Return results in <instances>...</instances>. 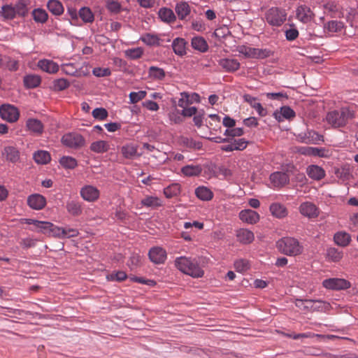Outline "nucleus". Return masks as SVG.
Wrapping results in <instances>:
<instances>
[{"instance_id": "obj_1", "label": "nucleus", "mask_w": 358, "mask_h": 358, "mask_svg": "<svg viewBox=\"0 0 358 358\" xmlns=\"http://www.w3.org/2000/svg\"><path fill=\"white\" fill-rule=\"evenodd\" d=\"M175 266L182 273L194 278H202L204 271L196 258L181 256L176 257Z\"/></svg>"}, {"instance_id": "obj_2", "label": "nucleus", "mask_w": 358, "mask_h": 358, "mask_svg": "<svg viewBox=\"0 0 358 358\" xmlns=\"http://www.w3.org/2000/svg\"><path fill=\"white\" fill-rule=\"evenodd\" d=\"M278 250L282 254L295 257L303 252V246L300 242L293 237H283L276 242Z\"/></svg>"}, {"instance_id": "obj_3", "label": "nucleus", "mask_w": 358, "mask_h": 358, "mask_svg": "<svg viewBox=\"0 0 358 358\" xmlns=\"http://www.w3.org/2000/svg\"><path fill=\"white\" fill-rule=\"evenodd\" d=\"M354 117V113L347 108L340 110H333L327 113V122L335 128L344 127L348 121Z\"/></svg>"}, {"instance_id": "obj_4", "label": "nucleus", "mask_w": 358, "mask_h": 358, "mask_svg": "<svg viewBox=\"0 0 358 358\" xmlns=\"http://www.w3.org/2000/svg\"><path fill=\"white\" fill-rule=\"evenodd\" d=\"M305 303L310 304V306H303V310L311 312H323L327 313L331 308L329 303L322 300L313 299H296L295 305L298 308H301Z\"/></svg>"}, {"instance_id": "obj_5", "label": "nucleus", "mask_w": 358, "mask_h": 358, "mask_svg": "<svg viewBox=\"0 0 358 358\" xmlns=\"http://www.w3.org/2000/svg\"><path fill=\"white\" fill-rule=\"evenodd\" d=\"M287 13L285 9L272 7L265 13L266 22L273 27H280L287 19Z\"/></svg>"}, {"instance_id": "obj_6", "label": "nucleus", "mask_w": 358, "mask_h": 358, "mask_svg": "<svg viewBox=\"0 0 358 358\" xmlns=\"http://www.w3.org/2000/svg\"><path fill=\"white\" fill-rule=\"evenodd\" d=\"M239 52L244 55L246 57L254 59H265L273 54V51L270 49H259L244 45L240 47Z\"/></svg>"}, {"instance_id": "obj_7", "label": "nucleus", "mask_w": 358, "mask_h": 358, "mask_svg": "<svg viewBox=\"0 0 358 358\" xmlns=\"http://www.w3.org/2000/svg\"><path fill=\"white\" fill-rule=\"evenodd\" d=\"M62 143L68 148L78 149L85 145V141L80 134L68 133L62 136Z\"/></svg>"}, {"instance_id": "obj_8", "label": "nucleus", "mask_w": 358, "mask_h": 358, "mask_svg": "<svg viewBox=\"0 0 358 358\" xmlns=\"http://www.w3.org/2000/svg\"><path fill=\"white\" fill-rule=\"evenodd\" d=\"M0 117L8 122L13 123L18 120L20 111L17 107L10 104H3L0 106Z\"/></svg>"}, {"instance_id": "obj_9", "label": "nucleus", "mask_w": 358, "mask_h": 358, "mask_svg": "<svg viewBox=\"0 0 358 358\" xmlns=\"http://www.w3.org/2000/svg\"><path fill=\"white\" fill-rule=\"evenodd\" d=\"M148 257L150 262L155 264H162L166 260L167 253L163 248L155 246L150 249L148 252Z\"/></svg>"}, {"instance_id": "obj_10", "label": "nucleus", "mask_w": 358, "mask_h": 358, "mask_svg": "<svg viewBox=\"0 0 358 358\" xmlns=\"http://www.w3.org/2000/svg\"><path fill=\"white\" fill-rule=\"evenodd\" d=\"M80 196L83 200L88 202H94L100 196V191L94 186L86 185L80 191Z\"/></svg>"}, {"instance_id": "obj_11", "label": "nucleus", "mask_w": 358, "mask_h": 358, "mask_svg": "<svg viewBox=\"0 0 358 358\" xmlns=\"http://www.w3.org/2000/svg\"><path fill=\"white\" fill-rule=\"evenodd\" d=\"M324 287L329 289H345L350 287V282L343 278H329L322 282Z\"/></svg>"}, {"instance_id": "obj_12", "label": "nucleus", "mask_w": 358, "mask_h": 358, "mask_svg": "<svg viewBox=\"0 0 358 358\" xmlns=\"http://www.w3.org/2000/svg\"><path fill=\"white\" fill-rule=\"evenodd\" d=\"M297 140L306 144H316L318 141H323V136L313 130H307L299 134Z\"/></svg>"}, {"instance_id": "obj_13", "label": "nucleus", "mask_w": 358, "mask_h": 358, "mask_svg": "<svg viewBox=\"0 0 358 358\" xmlns=\"http://www.w3.org/2000/svg\"><path fill=\"white\" fill-rule=\"evenodd\" d=\"M315 17L313 11L306 5L299 6L296 10V17L303 23L310 22Z\"/></svg>"}, {"instance_id": "obj_14", "label": "nucleus", "mask_w": 358, "mask_h": 358, "mask_svg": "<svg viewBox=\"0 0 358 358\" xmlns=\"http://www.w3.org/2000/svg\"><path fill=\"white\" fill-rule=\"evenodd\" d=\"M46 203L45 197L40 194H33L27 197V205L34 210H42Z\"/></svg>"}, {"instance_id": "obj_15", "label": "nucleus", "mask_w": 358, "mask_h": 358, "mask_svg": "<svg viewBox=\"0 0 358 358\" xmlns=\"http://www.w3.org/2000/svg\"><path fill=\"white\" fill-rule=\"evenodd\" d=\"M209 170L213 173V176L216 178L222 176L221 179L231 181L233 180V171L225 167L224 166H217L215 165L211 166Z\"/></svg>"}, {"instance_id": "obj_16", "label": "nucleus", "mask_w": 358, "mask_h": 358, "mask_svg": "<svg viewBox=\"0 0 358 358\" xmlns=\"http://www.w3.org/2000/svg\"><path fill=\"white\" fill-rule=\"evenodd\" d=\"M300 213L309 218L316 217L319 215V209L311 202H303L299 206Z\"/></svg>"}, {"instance_id": "obj_17", "label": "nucleus", "mask_w": 358, "mask_h": 358, "mask_svg": "<svg viewBox=\"0 0 358 358\" xmlns=\"http://www.w3.org/2000/svg\"><path fill=\"white\" fill-rule=\"evenodd\" d=\"M306 173L308 176L314 180H321L326 176V172L323 168L318 165H309L306 168Z\"/></svg>"}, {"instance_id": "obj_18", "label": "nucleus", "mask_w": 358, "mask_h": 358, "mask_svg": "<svg viewBox=\"0 0 358 358\" xmlns=\"http://www.w3.org/2000/svg\"><path fill=\"white\" fill-rule=\"evenodd\" d=\"M270 180L275 187H281L289 181V176L284 172H275L270 176Z\"/></svg>"}, {"instance_id": "obj_19", "label": "nucleus", "mask_w": 358, "mask_h": 358, "mask_svg": "<svg viewBox=\"0 0 358 358\" xmlns=\"http://www.w3.org/2000/svg\"><path fill=\"white\" fill-rule=\"evenodd\" d=\"M240 219L248 224H255L259 220V215L251 209L243 210L239 213Z\"/></svg>"}, {"instance_id": "obj_20", "label": "nucleus", "mask_w": 358, "mask_h": 358, "mask_svg": "<svg viewBox=\"0 0 358 358\" xmlns=\"http://www.w3.org/2000/svg\"><path fill=\"white\" fill-rule=\"evenodd\" d=\"M38 66L43 71L48 73H55L59 69V66L57 63L50 59H41L38 62Z\"/></svg>"}, {"instance_id": "obj_21", "label": "nucleus", "mask_w": 358, "mask_h": 358, "mask_svg": "<svg viewBox=\"0 0 358 358\" xmlns=\"http://www.w3.org/2000/svg\"><path fill=\"white\" fill-rule=\"evenodd\" d=\"M271 215L278 219H282L288 215L287 208L280 203H273L269 208Z\"/></svg>"}, {"instance_id": "obj_22", "label": "nucleus", "mask_w": 358, "mask_h": 358, "mask_svg": "<svg viewBox=\"0 0 358 358\" xmlns=\"http://www.w3.org/2000/svg\"><path fill=\"white\" fill-rule=\"evenodd\" d=\"M243 99L255 108L260 116L264 117L266 115V110L263 108L260 103L257 101V98L246 94L243 95Z\"/></svg>"}, {"instance_id": "obj_23", "label": "nucleus", "mask_w": 358, "mask_h": 358, "mask_svg": "<svg viewBox=\"0 0 358 358\" xmlns=\"http://www.w3.org/2000/svg\"><path fill=\"white\" fill-rule=\"evenodd\" d=\"M236 238L238 241L243 244H249L255 239L253 232L246 229H240L236 231Z\"/></svg>"}, {"instance_id": "obj_24", "label": "nucleus", "mask_w": 358, "mask_h": 358, "mask_svg": "<svg viewBox=\"0 0 358 358\" xmlns=\"http://www.w3.org/2000/svg\"><path fill=\"white\" fill-rule=\"evenodd\" d=\"M273 115L278 122H281L284 119L289 120L294 117L296 113L289 106H282L280 111H275Z\"/></svg>"}, {"instance_id": "obj_25", "label": "nucleus", "mask_w": 358, "mask_h": 358, "mask_svg": "<svg viewBox=\"0 0 358 358\" xmlns=\"http://www.w3.org/2000/svg\"><path fill=\"white\" fill-rule=\"evenodd\" d=\"M186 41L182 38H176L173 41L172 48L174 53L178 56L186 55Z\"/></svg>"}, {"instance_id": "obj_26", "label": "nucleus", "mask_w": 358, "mask_h": 358, "mask_svg": "<svg viewBox=\"0 0 358 358\" xmlns=\"http://www.w3.org/2000/svg\"><path fill=\"white\" fill-rule=\"evenodd\" d=\"M219 65L226 71H235L240 68V63L235 59H222Z\"/></svg>"}, {"instance_id": "obj_27", "label": "nucleus", "mask_w": 358, "mask_h": 358, "mask_svg": "<svg viewBox=\"0 0 358 358\" xmlns=\"http://www.w3.org/2000/svg\"><path fill=\"white\" fill-rule=\"evenodd\" d=\"M143 206L156 208L163 205L162 199L156 196H146L141 201Z\"/></svg>"}, {"instance_id": "obj_28", "label": "nucleus", "mask_w": 358, "mask_h": 358, "mask_svg": "<svg viewBox=\"0 0 358 358\" xmlns=\"http://www.w3.org/2000/svg\"><path fill=\"white\" fill-rule=\"evenodd\" d=\"M334 241L337 245L346 247L351 241V236L345 231H338L334 234Z\"/></svg>"}, {"instance_id": "obj_29", "label": "nucleus", "mask_w": 358, "mask_h": 358, "mask_svg": "<svg viewBox=\"0 0 358 358\" xmlns=\"http://www.w3.org/2000/svg\"><path fill=\"white\" fill-rule=\"evenodd\" d=\"M191 45L192 48L201 52H206L208 50V45L202 36H194L192 38Z\"/></svg>"}, {"instance_id": "obj_30", "label": "nucleus", "mask_w": 358, "mask_h": 358, "mask_svg": "<svg viewBox=\"0 0 358 358\" xmlns=\"http://www.w3.org/2000/svg\"><path fill=\"white\" fill-rule=\"evenodd\" d=\"M26 126L30 131L34 133L36 135H40L43 133V125L42 122L37 119H28L26 123Z\"/></svg>"}, {"instance_id": "obj_31", "label": "nucleus", "mask_w": 358, "mask_h": 358, "mask_svg": "<svg viewBox=\"0 0 358 358\" xmlns=\"http://www.w3.org/2000/svg\"><path fill=\"white\" fill-rule=\"evenodd\" d=\"M0 16L3 20H11L17 17L13 4H4L1 7Z\"/></svg>"}, {"instance_id": "obj_32", "label": "nucleus", "mask_w": 358, "mask_h": 358, "mask_svg": "<svg viewBox=\"0 0 358 358\" xmlns=\"http://www.w3.org/2000/svg\"><path fill=\"white\" fill-rule=\"evenodd\" d=\"M13 7L16 15L18 17H24L29 13L27 0H18Z\"/></svg>"}, {"instance_id": "obj_33", "label": "nucleus", "mask_w": 358, "mask_h": 358, "mask_svg": "<svg viewBox=\"0 0 358 358\" xmlns=\"http://www.w3.org/2000/svg\"><path fill=\"white\" fill-rule=\"evenodd\" d=\"M196 196L202 201H210L213 197V192L204 186L198 187L195 189Z\"/></svg>"}, {"instance_id": "obj_34", "label": "nucleus", "mask_w": 358, "mask_h": 358, "mask_svg": "<svg viewBox=\"0 0 358 358\" xmlns=\"http://www.w3.org/2000/svg\"><path fill=\"white\" fill-rule=\"evenodd\" d=\"M24 85L27 88L37 87L41 83V79L39 76L30 74L24 77Z\"/></svg>"}, {"instance_id": "obj_35", "label": "nucleus", "mask_w": 358, "mask_h": 358, "mask_svg": "<svg viewBox=\"0 0 358 358\" xmlns=\"http://www.w3.org/2000/svg\"><path fill=\"white\" fill-rule=\"evenodd\" d=\"M141 41L148 45L159 46L162 45V40L158 35L152 34H145L141 38Z\"/></svg>"}, {"instance_id": "obj_36", "label": "nucleus", "mask_w": 358, "mask_h": 358, "mask_svg": "<svg viewBox=\"0 0 358 358\" xmlns=\"http://www.w3.org/2000/svg\"><path fill=\"white\" fill-rule=\"evenodd\" d=\"M201 171L202 169L199 165H187L181 169L182 174L189 177L197 176L201 174Z\"/></svg>"}, {"instance_id": "obj_37", "label": "nucleus", "mask_w": 358, "mask_h": 358, "mask_svg": "<svg viewBox=\"0 0 358 358\" xmlns=\"http://www.w3.org/2000/svg\"><path fill=\"white\" fill-rule=\"evenodd\" d=\"M47 6L53 15H60L64 12L62 3L58 0H49Z\"/></svg>"}, {"instance_id": "obj_38", "label": "nucleus", "mask_w": 358, "mask_h": 358, "mask_svg": "<svg viewBox=\"0 0 358 358\" xmlns=\"http://www.w3.org/2000/svg\"><path fill=\"white\" fill-rule=\"evenodd\" d=\"M148 76L153 80H162L166 76V73L162 68L151 66L148 69Z\"/></svg>"}, {"instance_id": "obj_39", "label": "nucleus", "mask_w": 358, "mask_h": 358, "mask_svg": "<svg viewBox=\"0 0 358 358\" xmlns=\"http://www.w3.org/2000/svg\"><path fill=\"white\" fill-rule=\"evenodd\" d=\"M176 12L180 20H184L190 13L189 6L186 2H179L176 6Z\"/></svg>"}, {"instance_id": "obj_40", "label": "nucleus", "mask_w": 358, "mask_h": 358, "mask_svg": "<svg viewBox=\"0 0 358 358\" xmlns=\"http://www.w3.org/2000/svg\"><path fill=\"white\" fill-rule=\"evenodd\" d=\"M31 14L34 20L37 23L43 24L46 22L48 19V13L42 8L34 9Z\"/></svg>"}, {"instance_id": "obj_41", "label": "nucleus", "mask_w": 358, "mask_h": 358, "mask_svg": "<svg viewBox=\"0 0 358 358\" xmlns=\"http://www.w3.org/2000/svg\"><path fill=\"white\" fill-rule=\"evenodd\" d=\"M121 152L127 159H133L136 156H139L137 154V146L133 144H127L122 146L121 148Z\"/></svg>"}, {"instance_id": "obj_42", "label": "nucleus", "mask_w": 358, "mask_h": 358, "mask_svg": "<svg viewBox=\"0 0 358 358\" xmlns=\"http://www.w3.org/2000/svg\"><path fill=\"white\" fill-rule=\"evenodd\" d=\"M180 193V185L178 183H172L164 189V194L168 199L177 196Z\"/></svg>"}, {"instance_id": "obj_43", "label": "nucleus", "mask_w": 358, "mask_h": 358, "mask_svg": "<svg viewBox=\"0 0 358 358\" xmlns=\"http://www.w3.org/2000/svg\"><path fill=\"white\" fill-rule=\"evenodd\" d=\"M159 18L166 22H171L176 20V16L173 10L167 8H162L158 12Z\"/></svg>"}, {"instance_id": "obj_44", "label": "nucleus", "mask_w": 358, "mask_h": 358, "mask_svg": "<svg viewBox=\"0 0 358 358\" xmlns=\"http://www.w3.org/2000/svg\"><path fill=\"white\" fill-rule=\"evenodd\" d=\"M343 23L338 20H331L326 23L324 26V31L329 32H340L343 29Z\"/></svg>"}, {"instance_id": "obj_45", "label": "nucleus", "mask_w": 358, "mask_h": 358, "mask_svg": "<svg viewBox=\"0 0 358 358\" xmlns=\"http://www.w3.org/2000/svg\"><path fill=\"white\" fill-rule=\"evenodd\" d=\"M34 159L37 164H46L50 161L51 157L48 152L39 150L34 152Z\"/></svg>"}, {"instance_id": "obj_46", "label": "nucleus", "mask_w": 358, "mask_h": 358, "mask_svg": "<svg viewBox=\"0 0 358 358\" xmlns=\"http://www.w3.org/2000/svg\"><path fill=\"white\" fill-rule=\"evenodd\" d=\"M90 150L96 153H103L109 150V144L105 141H94L91 144Z\"/></svg>"}, {"instance_id": "obj_47", "label": "nucleus", "mask_w": 358, "mask_h": 358, "mask_svg": "<svg viewBox=\"0 0 358 358\" xmlns=\"http://www.w3.org/2000/svg\"><path fill=\"white\" fill-rule=\"evenodd\" d=\"M78 15L85 23H92L94 20V15L88 7H83L79 10Z\"/></svg>"}, {"instance_id": "obj_48", "label": "nucleus", "mask_w": 358, "mask_h": 358, "mask_svg": "<svg viewBox=\"0 0 358 358\" xmlns=\"http://www.w3.org/2000/svg\"><path fill=\"white\" fill-rule=\"evenodd\" d=\"M67 211L73 216H78L82 213L80 203L77 201H69L66 203Z\"/></svg>"}, {"instance_id": "obj_49", "label": "nucleus", "mask_w": 358, "mask_h": 358, "mask_svg": "<svg viewBox=\"0 0 358 358\" xmlns=\"http://www.w3.org/2000/svg\"><path fill=\"white\" fill-rule=\"evenodd\" d=\"M3 154L6 155V159L13 163L17 162L20 158L19 152L14 147L5 148Z\"/></svg>"}, {"instance_id": "obj_50", "label": "nucleus", "mask_w": 358, "mask_h": 358, "mask_svg": "<svg viewBox=\"0 0 358 358\" xmlns=\"http://www.w3.org/2000/svg\"><path fill=\"white\" fill-rule=\"evenodd\" d=\"M59 164L66 169H73L78 166L77 160L73 157L63 156L59 159Z\"/></svg>"}, {"instance_id": "obj_51", "label": "nucleus", "mask_w": 358, "mask_h": 358, "mask_svg": "<svg viewBox=\"0 0 358 358\" xmlns=\"http://www.w3.org/2000/svg\"><path fill=\"white\" fill-rule=\"evenodd\" d=\"M327 257L329 260L338 262L343 258V252L335 248H329L327 250Z\"/></svg>"}, {"instance_id": "obj_52", "label": "nucleus", "mask_w": 358, "mask_h": 358, "mask_svg": "<svg viewBox=\"0 0 358 358\" xmlns=\"http://www.w3.org/2000/svg\"><path fill=\"white\" fill-rule=\"evenodd\" d=\"M106 7L113 14L120 13L122 9L121 3L115 0H107Z\"/></svg>"}, {"instance_id": "obj_53", "label": "nucleus", "mask_w": 358, "mask_h": 358, "mask_svg": "<svg viewBox=\"0 0 358 358\" xmlns=\"http://www.w3.org/2000/svg\"><path fill=\"white\" fill-rule=\"evenodd\" d=\"M70 86V83L65 78L56 79L52 82V88L55 91H63Z\"/></svg>"}, {"instance_id": "obj_54", "label": "nucleus", "mask_w": 358, "mask_h": 358, "mask_svg": "<svg viewBox=\"0 0 358 358\" xmlns=\"http://www.w3.org/2000/svg\"><path fill=\"white\" fill-rule=\"evenodd\" d=\"M6 63L4 68L10 71H16L19 69V61L13 59L12 57L8 56L7 58H5Z\"/></svg>"}, {"instance_id": "obj_55", "label": "nucleus", "mask_w": 358, "mask_h": 358, "mask_svg": "<svg viewBox=\"0 0 358 358\" xmlns=\"http://www.w3.org/2000/svg\"><path fill=\"white\" fill-rule=\"evenodd\" d=\"M126 56L131 59H137L142 57L143 50L141 48L128 49L125 52Z\"/></svg>"}, {"instance_id": "obj_56", "label": "nucleus", "mask_w": 358, "mask_h": 358, "mask_svg": "<svg viewBox=\"0 0 358 358\" xmlns=\"http://www.w3.org/2000/svg\"><path fill=\"white\" fill-rule=\"evenodd\" d=\"M127 278L125 272L120 271L116 273H112L106 276L108 281H118L121 282Z\"/></svg>"}, {"instance_id": "obj_57", "label": "nucleus", "mask_w": 358, "mask_h": 358, "mask_svg": "<svg viewBox=\"0 0 358 358\" xmlns=\"http://www.w3.org/2000/svg\"><path fill=\"white\" fill-rule=\"evenodd\" d=\"M62 71L64 73L69 76H76L78 75V69L72 63L64 64L62 66Z\"/></svg>"}, {"instance_id": "obj_58", "label": "nucleus", "mask_w": 358, "mask_h": 358, "mask_svg": "<svg viewBox=\"0 0 358 358\" xmlns=\"http://www.w3.org/2000/svg\"><path fill=\"white\" fill-rule=\"evenodd\" d=\"M145 91L131 92L129 94V99L131 103H136L146 96Z\"/></svg>"}, {"instance_id": "obj_59", "label": "nucleus", "mask_w": 358, "mask_h": 358, "mask_svg": "<svg viewBox=\"0 0 358 358\" xmlns=\"http://www.w3.org/2000/svg\"><path fill=\"white\" fill-rule=\"evenodd\" d=\"M234 268L238 272H244L250 268L249 262L243 259L236 260L234 262Z\"/></svg>"}, {"instance_id": "obj_60", "label": "nucleus", "mask_w": 358, "mask_h": 358, "mask_svg": "<svg viewBox=\"0 0 358 358\" xmlns=\"http://www.w3.org/2000/svg\"><path fill=\"white\" fill-rule=\"evenodd\" d=\"M285 34L287 41H292L298 38L299 31L294 25H291L289 29L285 30Z\"/></svg>"}, {"instance_id": "obj_61", "label": "nucleus", "mask_w": 358, "mask_h": 358, "mask_svg": "<svg viewBox=\"0 0 358 358\" xmlns=\"http://www.w3.org/2000/svg\"><path fill=\"white\" fill-rule=\"evenodd\" d=\"M92 116L99 120H103L108 117V111L103 108H96L93 110Z\"/></svg>"}, {"instance_id": "obj_62", "label": "nucleus", "mask_w": 358, "mask_h": 358, "mask_svg": "<svg viewBox=\"0 0 358 358\" xmlns=\"http://www.w3.org/2000/svg\"><path fill=\"white\" fill-rule=\"evenodd\" d=\"M191 103H192V101L190 100L189 94L187 92L180 93V98L179 99L178 103V106L184 108Z\"/></svg>"}, {"instance_id": "obj_63", "label": "nucleus", "mask_w": 358, "mask_h": 358, "mask_svg": "<svg viewBox=\"0 0 358 358\" xmlns=\"http://www.w3.org/2000/svg\"><path fill=\"white\" fill-rule=\"evenodd\" d=\"M183 143L189 148H193L194 150H201L202 148V143L199 141H196L192 138H185L183 140Z\"/></svg>"}, {"instance_id": "obj_64", "label": "nucleus", "mask_w": 358, "mask_h": 358, "mask_svg": "<svg viewBox=\"0 0 358 358\" xmlns=\"http://www.w3.org/2000/svg\"><path fill=\"white\" fill-rule=\"evenodd\" d=\"M51 227H52L51 222L38 221V222H37V225L36 226L35 228L38 232H41V233L46 234L48 233V229Z\"/></svg>"}]
</instances>
